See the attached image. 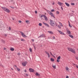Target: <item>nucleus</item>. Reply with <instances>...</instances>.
Instances as JSON below:
<instances>
[{
	"label": "nucleus",
	"mask_w": 78,
	"mask_h": 78,
	"mask_svg": "<svg viewBox=\"0 0 78 78\" xmlns=\"http://www.w3.org/2000/svg\"><path fill=\"white\" fill-rule=\"evenodd\" d=\"M10 50H11V51H14V48H11L10 49Z\"/></svg>",
	"instance_id": "412c9836"
},
{
	"label": "nucleus",
	"mask_w": 78,
	"mask_h": 78,
	"mask_svg": "<svg viewBox=\"0 0 78 78\" xmlns=\"http://www.w3.org/2000/svg\"><path fill=\"white\" fill-rule=\"evenodd\" d=\"M19 23H21L22 21L20 20H19Z\"/></svg>",
	"instance_id": "58836bf2"
},
{
	"label": "nucleus",
	"mask_w": 78,
	"mask_h": 78,
	"mask_svg": "<svg viewBox=\"0 0 78 78\" xmlns=\"http://www.w3.org/2000/svg\"><path fill=\"white\" fill-rule=\"evenodd\" d=\"M71 5H72L73 6L75 5V3H71Z\"/></svg>",
	"instance_id": "2f4dec72"
},
{
	"label": "nucleus",
	"mask_w": 78,
	"mask_h": 78,
	"mask_svg": "<svg viewBox=\"0 0 78 78\" xmlns=\"http://www.w3.org/2000/svg\"><path fill=\"white\" fill-rule=\"evenodd\" d=\"M60 25H61L62 27H63V25H62V24L61 23V22H59Z\"/></svg>",
	"instance_id": "a878e982"
},
{
	"label": "nucleus",
	"mask_w": 78,
	"mask_h": 78,
	"mask_svg": "<svg viewBox=\"0 0 78 78\" xmlns=\"http://www.w3.org/2000/svg\"><path fill=\"white\" fill-rule=\"evenodd\" d=\"M58 28H59V29H61V27H60V25H58Z\"/></svg>",
	"instance_id": "b1692460"
},
{
	"label": "nucleus",
	"mask_w": 78,
	"mask_h": 78,
	"mask_svg": "<svg viewBox=\"0 0 78 78\" xmlns=\"http://www.w3.org/2000/svg\"><path fill=\"white\" fill-rule=\"evenodd\" d=\"M43 17H44V18H45V17H47V16H45V15H43Z\"/></svg>",
	"instance_id": "473e14b6"
},
{
	"label": "nucleus",
	"mask_w": 78,
	"mask_h": 78,
	"mask_svg": "<svg viewBox=\"0 0 78 78\" xmlns=\"http://www.w3.org/2000/svg\"><path fill=\"white\" fill-rule=\"evenodd\" d=\"M69 37H71V38H73V36L72 35H69Z\"/></svg>",
	"instance_id": "2eb2a0df"
},
{
	"label": "nucleus",
	"mask_w": 78,
	"mask_h": 78,
	"mask_svg": "<svg viewBox=\"0 0 78 78\" xmlns=\"http://www.w3.org/2000/svg\"><path fill=\"white\" fill-rule=\"evenodd\" d=\"M73 12H73V11H72Z\"/></svg>",
	"instance_id": "774afa93"
},
{
	"label": "nucleus",
	"mask_w": 78,
	"mask_h": 78,
	"mask_svg": "<svg viewBox=\"0 0 78 78\" xmlns=\"http://www.w3.org/2000/svg\"><path fill=\"white\" fill-rule=\"evenodd\" d=\"M2 8L4 10V11H5V12H7L9 13V11H10L8 9L5 7H2Z\"/></svg>",
	"instance_id": "f03ea898"
},
{
	"label": "nucleus",
	"mask_w": 78,
	"mask_h": 78,
	"mask_svg": "<svg viewBox=\"0 0 78 78\" xmlns=\"http://www.w3.org/2000/svg\"><path fill=\"white\" fill-rule=\"evenodd\" d=\"M26 22L27 23H29L30 22H29V21L28 20H26Z\"/></svg>",
	"instance_id": "4be33fe9"
},
{
	"label": "nucleus",
	"mask_w": 78,
	"mask_h": 78,
	"mask_svg": "<svg viewBox=\"0 0 78 78\" xmlns=\"http://www.w3.org/2000/svg\"><path fill=\"white\" fill-rule=\"evenodd\" d=\"M20 33L21 35L23 37H27V36H26V35H25V34H24L23 33V32L20 31Z\"/></svg>",
	"instance_id": "20e7f679"
},
{
	"label": "nucleus",
	"mask_w": 78,
	"mask_h": 78,
	"mask_svg": "<svg viewBox=\"0 0 78 78\" xmlns=\"http://www.w3.org/2000/svg\"><path fill=\"white\" fill-rule=\"evenodd\" d=\"M1 41L2 42V43H4V44H5V41H4V40H1Z\"/></svg>",
	"instance_id": "a211bd4d"
},
{
	"label": "nucleus",
	"mask_w": 78,
	"mask_h": 78,
	"mask_svg": "<svg viewBox=\"0 0 78 78\" xmlns=\"http://www.w3.org/2000/svg\"><path fill=\"white\" fill-rule=\"evenodd\" d=\"M52 17H54V18H55V16H54V15L53 16H52Z\"/></svg>",
	"instance_id": "69168bd1"
},
{
	"label": "nucleus",
	"mask_w": 78,
	"mask_h": 78,
	"mask_svg": "<svg viewBox=\"0 0 78 78\" xmlns=\"http://www.w3.org/2000/svg\"><path fill=\"white\" fill-rule=\"evenodd\" d=\"M62 34V35H64V33H63L62 32H61V34Z\"/></svg>",
	"instance_id": "c85d7f7f"
},
{
	"label": "nucleus",
	"mask_w": 78,
	"mask_h": 78,
	"mask_svg": "<svg viewBox=\"0 0 78 78\" xmlns=\"http://www.w3.org/2000/svg\"><path fill=\"white\" fill-rule=\"evenodd\" d=\"M66 78H69V76H66Z\"/></svg>",
	"instance_id": "6e6d98bb"
},
{
	"label": "nucleus",
	"mask_w": 78,
	"mask_h": 78,
	"mask_svg": "<svg viewBox=\"0 0 78 78\" xmlns=\"http://www.w3.org/2000/svg\"><path fill=\"white\" fill-rule=\"evenodd\" d=\"M65 3L67 6H68V7L70 6V5H69V4L67 2H65Z\"/></svg>",
	"instance_id": "9b49d317"
},
{
	"label": "nucleus",
	"mask_w": 78,
	"mask_h": 78,
	"mask_svg": "<svg viewBox=\"0 0 78 78\" xmlns=\"http://www.w3.org/2000/svg\"><path fill=\"white\" fill-rule=\"evenodd\" d=\"M76 59H77V60H78V57H76Z\"/></svg>",
	"instance_id": "864d4df0"
},
{
	"label": "nucleus",
	"mask_w": 78,
	"mask_h": 78,
	"mask_svg": "<svg viewBox=\"0 0 78 78\" xmlns=\"http://www.w3.org/2000/svg\"><path fill=\"white\" fill-rule=\"evenodd\" d=\"M66 70H68L69 69V68H68V67H66Z\"/></svg>",
	"instance_id": "bb28decb"
},
{
	"label": "nucleus",
	"mask_w": 78,
	"mask_h": 78,
	"mask_svg": "<svg viewBox=\"0 0 78 78\" xmlns=\"http://www.w3.org/2000/svg\"><path fill=\"white\" fill-rule=\"evenodd\" d=\"M24 72H27V70H26L25 69L24 71Z\"/></svg>",
	"instance_id": "bf43d9fd"
},
{
	"label": "nucleus",
	"mask_w": 78,
	"mask_h": 78,
	"mask_svg": "<svg viewBox=\"0 0 78 78\" xmlns=\"http://www.w3.org/2000/svg\"><path fill=\"white\" fill-rule=\"evenodd\" d=\"M35 14H37V11H35Z\"/></svg>",
	"instance_id": "4c0bfd02"
},
{
	"label": "nucleus",
	"mask_w": 78,
	"mask_h": 78,
	"mask_svg": "<svg viewBox=\"0 0 78 78\" xmlns=\"http://www.w3.org/2000/svg\"><path fill=\"white\" fill-rule=\"evenodd\" d=\"M61 9L62 10H63V8H62V7H61Z\"/></svg>",
	"instance_id": "37998d69"
},
{
	"label": "nucleus",
	"mask_w": 78,
	"mask_h": 78,
	"mask_svg": "<svg viewBox=\"0 0 78 78\" xmlns=\"http://www.w3.org/2000/svg\"><path fill=\"white\" fill-rule=\"evenodd\" d=\"M47 11L48 12V13H49V14L51 12H50V11L49 10H47Z\"/></svg>",
	"instance_id": "f3484780"
},
{
	"label": "nucleus",
	"mask_w": 78,
	"mask_h": 78,
	"mask_svg": "<svg viewBox=\"0 0 78 78\" xmlns=\"http://www.w3.org/2000/svg\"><path fill=\"white\" fill-rule=\"evenodd\" d=\"M50 54H51V55L52 56H53V54H52V53H51V52H50Z\"/></svg>",
	"instance_id": "ea45409f"
},
{
	"label": "nucleus",
	"mask_w": 78,
	"mask_h": 78,
	"mask_svg": "<svg viewBox=\"0 0 78 78\" xmlns=\"http://www.w3.org/2000/svg\"><path fill=\"white\" fill-rule=\"evenodd\" d=\"M43 17V15H42L41 16V18H42Z\"/></svg>",
	"instance_id": "a18cd8bd"
},
{
	"label": "nucleus",
	"mask_w": 78,
	"mask_h": 78,
	"mask_svg": "<svg viewBox=\"0 0 78 78\" xmlns=\"http://www.w3.org/2000/svg\"><path fill=\"white\" fill-rule=\"evenodd\" d=\"M12 20H14V19L13 18H12Z\"/></svg>",
	"instance_id": "338daca9"
},
{
	"label": "nucleus",
	"mask_w": 78,
	"mask_h": 78,
	"mask_svg": "<svg viewBox=\"0 0 78 78\" xmlns=\"http://www.w3.org/2000/svg\"><path fill=\"white\" fill-rule=\"evenodd\" d=\"M18 55H20V53H18Z\"/></svg>",
	"instance_id": "0e129e2a"
},
{
	"label": "nucleus",
	"mask_w": 78,
	"mask_h": 78,
	"mask_svg": "<svg viewBox=\"0 0 78 78\" xmlns=\"http://www.w3.org/2000/svg\"><path fill=\"white\" fill-rule=\"evenodd\" d=\"M45 53L47 54V55H49V53L48 51H45Z\"/></svg>",
	"instance_id": "393cba45"
},
{
	"label": "nucleus",
	"mask_w": 78,
	"mask_h": 78,
	"mask_svg": "<svg viewBox=\"0 0 78 78\" xmlns=\"http://www.w3.org/2000/svg\"><path fill=\"white\" fill-rule=\"evenodd\" d=\"M43 23L45 26H46V27H49V25H48L47 24L45 23L44 22H43Z\"/></svg>",
	"instance_id": "1a4fd4ad"
},
{
	"label": "nucleus",
	"mask_w": 78,
	"mask_h": 78,
	"mask_svg": "<svg viewBox=\"0 0 78 78\" xmlns=\"http://www.w3.org/2000/svg\"><path fill=\"white\" fill-rule=\"evenodd\" d=\"M31 40H32V42H34V39H32Z\"/></svg>",
	"instance_id": "de8ad7c7"
},
{
	"label": "nucleus",
	"mask_w": 78,
	"mask_h": 78,
	"mask_svg": "<svg viewBox=\"0 0 78 78\" xmlns=\"http://www.w3.org/2000/svg\"><path fill=\"white\" fill-rule=\"evenodd\" d=\"M51 61L53 62V61H55V60L53 58H51Z\"/></svg>",
	"instance_id": "dca6fc26"
},
{
	"label": "nucleus",
	"mask_w": 78,
	"mask_h": 78,
	"mask_svg": "<svg viewBox=\"0 0 78 78\" xmlns=\"http://www.w3.org/2000/svg\"><path fill=\"white\" fill-rule=\"evenodd\" d=\"M48 33H50V34H53V32L51 31H48Z\"/></svg>",
	"instance_id": "9d476101"
},
{
	"label": "nucleus",
	"mask_w": 78,
	"mask_h": 78,
	"mask_svg": "<svg viewBox=\"0 0 78 78\" xmlns=\"http://www.w3.org/2000/svg\"><path fill=\"white\" fill-rule=\"evenodd\" d=\"M16 69L17 71H19V72L20 71V69H19V68H16Z\"/></svg>",
	"instance_id": "aec40b11"
},
{
	"label": "nucleus",
	"mask_w": 78,
	"mask_h": 78,
	"mask_svg": "<svg viewBox=\"0 0 78 78\" xmlns=\"http://www.w3.org/2000/svg\"><path fill=\"white\" fill-rule=\"evenodd\" d=\"M70 16H73V13H72V14H70Z\"/></svg>",
	"instance_id": "603ef678"
},
{
	"label": "nucleus",
	"mask_w": 78,
	"mask_h": 78,
	"mask_svg": "<svg viewBox=\"0 0 78 78\" xmlns=\"http://www.w3.org/2000/svg\"><path fill=\"white\" fill-rule=\"evenodd\" d=\"M59 12L58 11H57V14H58Z\"/></svg>",
	"instance_id": "79ce46f5"
},
{
	"label": "nucleus",
	"mask_w": 78,
	"mask_h": 78,
	"mask_svg": "<svg viewBox=\"0 0 78 78\" xmlns=\"http://www.w3.org/2000/svg\"><path fill=\"white\" fill-rule=\"evenodd\" d=\"M26 76H28V75L27 74H26Z\"/></svg>",
	"instance_id": "052dcab7"
},
{
	"label": "nucleus",
	"mask_w": 78,
	"mask_h": 78,
	"mask_svg": "<svg viewBox=\"0 0 78 78\" xmlns=\"http://www.w3.org/2000/svg\"><path fill=\"white\" fill-rule=\"evenodd\" d=\"M9 30H11V27H9Z\"/></svg>",
	"instance_id": "8fccbe9b"
},
{
	"label": "nucleus",
	"mask_w": 78,
	"mask_h": 78,
	"mask_svg": "<svg viewBox=\"0 0 78 78\" xmlns=\"http://www.w3.org/2000/svg\"><path fill=\"white\" fill-rule=\"evenodd\" d=\"M76 67L78 69V66L77 65H76Z\"/></svg>",
	"instance_id": "49530a36"
},
{
	"label": "nucleus",
	"mask_w": 78,
	"mask_h": 78,
	"mask_svg": "<svg viewBox=\"0 0 78 78\" xmlns=\"http://www.w3.org/2000/svg\"><path fill=\"white\" fill-rule=\"evenodd\" d=\"M68 50H69V51H71V52H72V53H74V54L76 53V52H75V49L68 48Z\"/></svg>",
	"instance_id": "f257e3e1"
},
{
	"label": "nucleus",
	"mask_w": 78,
	"mask_h": 78,
	"mask_svg": "<svg viewBox=\"0 0 78 78\" xmlns=\"http://www.w3.org/2000/svg\"><path fill=\"white\" fill-rule=\"evenodd\" d=\"M27 64V62H25L22 63V64L23 66H26V64Z\"/></svg>",
	"instance_id": "39448f33"
},
{
	"label": "nucleus",
	"mask_w": 78,
	"mask_h": 78,
	"mask_svg": "<svg viewBox=\"0 0 78 78\" xmlns=\"http://www.w3.org/2000/svg\"><path fill=\"white\" fill-rule=\"evenodd\" d=\"M36 75L37 76H40V74L38 73H36Z\"/></svg>",
	"instance_id": "f8f14e48"
},
{
	"label": "nucleus",
	"mask_w": 78,
	"mask_h": 78,
	"mask_svg": "<svg viewBox=\"0 0 78 78\" xmlns=\"http://www.w3.org/2000/svg\"><path fill=\"white\" fill-rule=\"evenodd\" d=\"M48 55V58H50V54H49Z\"/></svg>",
	"instance_id": "3c124183"
},
{
	"label": "nucleus",
	"mask_w": 78,
	"mask_h": 78,
	"mask_svg": "<svg viewBox=\"0 0 78 78\" xmlns=\"http://www.w3.org/2000/svg\"><path fill=\"white\" fill-rule=\"evenodd\" d=\"M61 59V56H59L57 58V62H59V59Z\"/></svg>",
	"instance_id": "0eeeda50"
},
{
	"label": "nucleus",
	"mask_w": 78,
	"mask_h": 78,
	"mask_svg": "<svg viewBox=\"0 0 78 78\" xmlns=\"http://www.w3.org/2000/svg\"><path fill=\"white\" fill-rule=\"evenodd\" d=\"M51 12H54V11H55V10L53 9H51Z\"/></svg>",
	"instance_id": "72a5a7b5"
},
{
	"label": "nucleus",
	"mask_w": 78,
	"mask_h": 78,
	"mask_svg": "<svg viewBox=\"0 0 78 78\" xmlns=\"http://www.w3.org/2000/svg\"><path fill=\"white\" fill-rule=\"evenodd\" d=\"M73 65H74V66H76V65L74 63L73 64Z\"/></svg>",
	"instance_id": "13d9d810"
},
{
	"label": "nucleus",
	"mask_w": 78,
	"mask_h": 78,
	"mask_svg": "<svg viewBox=\"0 0 78 78\" xmlns=\"http://www.w3.org/2000/svg\"><path fill=\"white\" fill-rule=\"evenodd\" d=\"M50 15H51V16H53V13H52L51 12L50 13Z\"/></svg>",
	"instance_id": "6ab92c4d"
},
{
	"label": "nucleus",
	"mask_w": 78,
	"mask_h": 78,
	"mask_svg": "<svg viewBox=\"0 0 78 78\" xmlns=\"http://www.w3.org/2000/svg\"><path fill=\"white\" fill-rule=\"evenodd\" d=\"M69 27L70 28H72V26L70 24V23H69Z\"/></svg>",
	"instance_id": "7c9ffc66"
},
{
	"label": "nucleus",
	"mask_w": 78,
	"mask_h": 78,
	"mask_svg": "<svg viewBox=\"0 0 78 78\" xmlns=\"http://www.w3.org/2000/svg\"><path fill=\"white\" fill-rule=\"evenodd\" d=\"M4 49L5 50H6V48H4Z\"/></svg>",
	"instance_id": "e2e57ef3"
},
{
	"label": "nucleus",
	"mask_w": 78,
	"mask_h": 78,
	"mask_svg": "<svg viewBox=\"0 0 78 78\" xmlns=\"http://www.w3.org/2000/svg\"><path fill=\"white\" fill-rule=\"evenodd\" d=\"M11 8H12L13 9H14V7H11Z\"/></svg>",
	"instance_id": "c03bdc74"
},
{
	"label": "nucleus",
	"mask_w": 78,
	"mask_h": 78,
	"mask_svg": "<svg viewBox=\"0 0 78 78\" xmlns=\"http://www.w3.org/2000/svg\"><path fill=\"white\" fill-rule=\"evenodd\" d=\"M11 70H14V69H12V68H11Z\"/></svg>",
	"instance_id": "680f3d73"
},
{
	"label": "nucleus",
	"mask_w": 78,
	"mask_h": 78,
	"mask_svg": "<svg viewBox=\"0 0 78 78\" xmlns=\"http://www.w3.org/2000/svg\"><path fill=\"white\" fill-rule=\"evenodd\" d=\"M4 35L5 37H6V36H7V34H5Z\"/></svg>",
	"instance_id": "09e8293b"
},
{
	"label": "nucleus",
	"mask_w": 78,
	"mask_h": 78,
	"mask_svg": "<svg viewBox=\"0 0 78 78\" xmlns=\"http://www.w3.org/2000/svg\"><path fill=\"white\" fill-rule=\"evenodd\" d=\"M0 66H1V67H3V65H2V64H1V63L0 64Z\"/></svg>",
	"instance_id": "e433bc0d"
},
{
	"label": "nucleus",
	"mask_w": 78,
	"mask_h": 78,
	"mask_svg": "<svg viewBox=\"0 0 78 78\" xmlns=\"http://www.w3.org/2000/svg\"><path fill=\"white\" fill-rule=\"evenodd\" d=\"M14 66H15V67H16V68H17V66H16V65H14Z\"/></svg>",
	"instance_id": "4d7b16f0"
},
{
	"label": "nucleus",
	"mask_w": 78,
	"mask_h": 78,
	"mask_svg": "<svg viewBox=\"0 0 78 78\" xmlns=\"http://www.w3.org/2000/svg\"><path fill=\"white\" fill-rule=\"evenodd\" d=\"M52 67L54 69H56V66L55 65V66H54L53 65Z\"/></svg>",
	"instance_id": "cd10ccee"
},
{
	"label": "nucleus",
	"mask_w": 78,
	"mask_h": 78,
	"mask_svg": "<svg viewBox=\"0 0 78 78\" xmlns=\"http://www.w3.org/2000/svg\"><path fill=\"white\" fill-rule=\"evenodd\" d=\"M58 5H59L60 6H62L63 5V3H61V2H58Z\"/></svg>",
	"instance_id": "423d86ee"
},
{
	"label": "nucleus",
	"mask_w": 78,
	"mask_h": 78,
	"mask_svg": "<svg viewBox=\"0 0 78 78\" xmlns=\"http://www.w3.org/2000/svg\"><path fill=\"white\" fill-rule=\"evenodd\" d=\"M53 39H55V36H53Z\"/></svg>",
	"instance_id": "5fc2aeb1"
},
{
	"label": "nucleus",
	"mask_w": 78,
	"mask_h": 78,
	"mask_svg": "<svg viewBox=\"0 0 78 78\" xmlns=\"http://www.w3.org/2000/svg\"><path fill=\"white\" fill-rule=\"evenodd\" d=\"M44 37V34H42L41 35H40L39 37H38V38H39L40 37Z\"/></svg>",
	"instance_id": "4468645a"
},
{
	"label": "nucleus",
	"mask_w": 78,
	"mask_h": 78,
	"mask_svg": "<svg viewBox=\"0 0 78 78\" xmlns=\"http://www.w3.org/2000/svg\"><path fill=\"white\" fill-rule=\"evenodd\" d=\"M39 25L41 27V26H42V24L41 23H39Z\"/></svg>",
	"instance_id": "f704fd0d"
},
{
	"label": "nucleus",
	"mask_w": 78,
	"mask_h": 78,
	"mask_svg": "<svg viewBox=\"0 0 78 78\" xmlns=\"http://www.w3.org/2000/svg\"><path fill=\"white\" fill-rule=\"evenodd\" d=\"M29 50L30 52H31L32 51V49H31V48H30L29 49Z\"/></svg>",
	"instance_id": "c756f323"
},
{
	"label": "nucleus",
	"mask_w": 78,
	"mask_h": 78,
	"mask_svg": "<svg viewBox=\"0 0 78 78\" xmlns=\"http://www.w3.org/2000/svg\"><path fill=\"white\" fill-rule=\"evenodd\" d=\"M21 41H24V40L23 39H22L21 40Z\"/></svg>",
	"instance_id": "a19ab883"
},
{
	"label": "nucleus",
	"mask_w": 78,
	"mask_h": 78,
	"mask_svg": "<svg viewBox=\"0 0 78 78\" xmlns=\"http://www.w3.org/2000/svg\"><path fill=\"white\" fill-rule=\"evenodd\" d=\"M66 31L67 33H68V34H71V32H70V31L67 30Z\"/></svg>",
	"instance_id": "ddd939ff"
},
{
	"label": "nucleus",
	"mask_w": 78,
	"mask_h": 78,
	"mask_svg": "<svg viewBox=\"0 0 78 78\" xmlns=\"http://www.w3.org/2000/svg\"><path fill=\"white\" fill-rule=\"evenodd\" d=\"M50 25L52 27L54 26V22L52 20H51Z\"/></svg>",
	"instance_id": "7ed1b4c3"
},
{
	"label": "nucleus",
	"mask_w": 78,
	"mask_h": 78,
	"mask_svg": "<svg viewBox=\"0 0 78 78\" xmlns=\"http://www.w3.org/2000/svg\"><path fill=\"white\" fill-rule=\"evenodd\" d=\"M29 70L30 72H34V69H33L30 68L29 69Z\"/></svg>",
	"instance_id": "6e6552de"
},
{
	"label": "nucleus",
	"mask_w": 78,
	"mask_h": 78,
	"mask_svg": "<svg viewBox=\"0 0 78 78\" xmlns=\"http://www.w3.org/2000/svg\"><path fill=\"white\" fill-rule=\"evenodd\" d=\"M58 32H59V33H60V34H61V32H62V31H61L60 30H58Z\"/></svg>",
	"instance_id": "c9c22d12"
},
{
	"label": "nucleus",
	"mask_w": 78,
	"mask_h": 78,
	"mask_svg": "<svg viewBox=\"0 0 78 78\" xmlns=\"http://www.w3.org/2000/svg\"><path fill=\"white\" fill-rule=\"evenodd\" d=\"M45 20H46V21H47L48 20V19H47V17H46L45 18H44Z\"/></svg>",
	"instance_id": "5701e85b"
}]
</instances>
